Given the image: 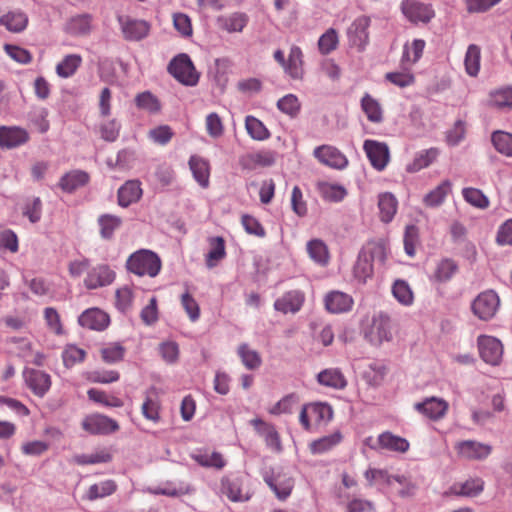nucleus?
<instances>
[{"instance_id": "f257e3e1", "label": "nucleus", "mask_w": 512, "mask_h": 512, "mask_svg": "<svg viewBox=\"0 0 512 512\" xmlns=\"http://www.w3.org/2000/svg\"><path fill=\"white\" fill-rule=\"evenodd\" d=\"M388 249L383 241H369L360 250L353 267L354 278L361 284L367 283L377 269L385 267Z\"/></svg>"}, {"instance_id": "f03ea898", "label": "nucleus", "mask_w": 512, "mask_h": 512, "mask_svg": "<svg viewBox=\"0 0 512 512\" xmlns=\"http://www.w3.org/2000/svg\"><path fill=\"white\" fill-rule=\"evenodd\" d=\"M127 269L138 276L156 277L162 267L160 257L151 250L141 249L131 254L126 263Z\"/></svg>"}, {"instance_id": "7ed1b4c3", "label": "nucleus", "mask_w": 512, "mask_h": 512, "mask_svg": "<svg viewBox=\"0 0 512 512\" xmlns=\"http://www.w3.org/2000/svg\"><path fill=\"white\" fill-rule=\"evenodd\" d=\"M168 71L185 86H195L199 81V74L187 54L174 57L168 65Z\"/></svg>"}, {"instance_id": "20e7f679", "label": "nucleus", "mask_w": 512, "mask_h": 512, "mask_svg": "<svg viewBox=\"0 0 512 512\" xmlns=\"http://www.w3.org/2000/svg\"><path fill=\"white\" fill-rule=\"evenodd\" d=\"M365 338L375 346L392 340L390 318L383 313L375 315L364 331Z\"/></svg>"}, {"instance_id": "39448f33", "label": "nucleus", "mask_w": 512, "mask_h": 512, "mask_svg": "<svg viewBox=\"0 0 512 512\" xmlns=\"http://www.w3.org/2000/svg\"><path fill=\"white\" fill-rule=\"evenodd\" d=\"M454 449L460 459L482 461L492 452V446L476 440H461L455 443Z\"/></svg>"}, {"instance_id": "423d86ee", "label": "nucleus", "mask_w": 512, "mask_h": 512, "mask_svg": "<svg viewBox=\"0 0 512 512\" xmlns=\"http://www.w3.org/2000/svg\"><path fill=\"white\" fill-rule=\"evenodd\" d=\"M500 306V299L496 292L487 290L480 293L472 303V310L475 316L481 320L493 318Z\"/></svg>"}, {"instance_id": "0eeeda50", "label": "nucleus", "mask_w": 512, "mask_h": 512, "mask_svg": "<svg viewBox=\"0 0 512 512\" xmlns=\"http://www.w3.org/2000/svg\"><path fill=\"white\" fill-rule=\"evenodd\" d=\"M414 409L432 421H439L446 416L449 404L443 398L432 396L415 403Z\"/></svg>"}, {"instance_id": "6e6552de", "label": "nucleus", "mask_w": 512, "mask_h": 512, "mask_svg": "<svg viewBox=\"0 0 512 512\" xmlns=\"http://www.w3.org/2000/svg\"><path fill=\"white\" fill-rule=\"evenodd\" d=\"M313 156L323 165L337 170L345 169L349 163L347 157L338 148L331 145L316 147Z\"/></svg>"}, {"instance_id": "1a4fd4ad", "label": "nucleus", "mask_w": 512, "mask_h": 512, "mask_svg": "<svg viewBox=\"0 0 512 512\" xmlns=\"http://www.w3.org/2000/svg\"><path fill=\"white\" fill-rule=\"evenodd\" d=\"M481 358L487 364L498 365L503 356L501 341L493 336L481 335L477 340Z\"/></svg>"}, {"instance_id": "9d476101", "label": "nucleus", "mask_w": 512, "mask_h": 512, "mask_svg": "<svg viewBox=\"0 0 512 512\" xmlns=\"http://www.w3.org/2000/svg\"><path fill=\"white\" fill-rule=\"evenodd\" d=\"M82 428L92 435H106L119 429L118 423L105 415L92 414L82 421Z\"/></svg>"}, {"instance_id": "9b49d317", "label": "nucleus", "mask_w": 512, "mask_h": 512, "mask_svg": "<svg viewBox=\"0 0 512 512\" xmlns=\"http://www.w3.org/2000/svg\"><path fill=\"white\" fill-rule=\"evenodd\" d=\"M363 150L376 170L382 171L385 169L390 157L389 148L385 143L368 139L364 141Z\"/></svg>"}, {"instance_id": "f8f14e48", "label": "nucleus", "mask_w": 512, "mask_h": 512, "mask_svg": "<svg viewBox=\"0 0 512 512\" xmlns=\"http://www.w3.org/2000/svg\"><path fill=\"white\" fill-rule=\"evenodd\" d=\"M30 139L28 131L19 126L0 127V148L14 149L26 144Z\"/></svg>"}, {"instance_id": "ddd939ff", "label": "nucleus", "mask_w": 512, "mask_h": 512, "mask_svg": "<svg viewBox=\"0 0 512 512\" xmlns=\"http://www.w3.org/2000/svg\"><path fill=\"white\" fill-rule=\"evenodd\" d=\"M401 9L405 17L413 23H427L434 17V10L431 5L415 0L403 1Z\"/></svg>"}, {"instance_id": "4468645a", "label": "nucleus", "mask_w": 512, "mask_h": 512, "mask_svg": "<svg viewBox=\"0 0 512 512\" xmlns=\"http://www.w3.org/2000/svg\"><path fill=\"white\" fill-rule=\"evenodd\" d=\"M23 376L29 389L39 397H43L51 387L50 375L42 370L25 369Z\"/></svg>"}, {"instance_id": "2eb2a0df", "label": "nucleus", "mask_w": 512, "mask_h": 512, "mask_svg": "<svg viewBox=\"0 0 512 512\" xmlns=\"http://www.w3.org/2000/svg\"><path fill=\"white\" fill-rule=\"evenodd\" d=\"M220 492L232 502H245L251 498L249 491L243 489L240 477H223Z\"/></svg>"}, {"instance_id": "dca6fc26", "label": "nucleus", "mask_w": 512, "mask_h": 512, "mask_svg": "<svg viewBox=\"0 0 512 512\" xmlns=\"http://www.w3.org/2000/svg\"><path fill=\"white\" fill-rule=\"evenodd\" d=\"M457 262L451 258H441L435 262L434 268L429 275V280L434 284L449 282L458 272Z\"/></svg>"}, {"instance_id": "f3484780", "label": "nucleus", "mask_w": 512, "mask_h": 512, "mask_svg": "<svg viewBox=\"0 0 512 512\" xmlns=\"http://www.w3.org/2000/svg\"><path fill=\"white\" fill-rule=\"evenodd\" d=\"M125 39L139 41L145 38L150 31V25L144 20L121 16L118 18Z\"/></svg>"}, {"instance_id": "a211bd4d", "label": "nucleus", "mask_w": 512, "mask_h": 512, "mask_svg": "<svg viewBox=\"0 0 512 512\" xmlns=\"http://www.w3.org/2000/svg\"><path fill=\"white\" fill-rule=\"evenodd\" d=\"M304 301L305 294L302 291L291 290L275 300L274 308L283 314H295L302 308Z\"/></svg>"}, {"instance_id": "6ab92c4d", "label": "nucleus", "mask_w": 512, "mask_h": 512, "mask_svg": "<svg viewBox=\"0 0 512 512\" xmlns=\"http://www.w3.org/2000/svg\"><path fill=\"white\" fill-rule=\"evenodd\" d=\"M115 279V272L105 264L97 265L88 271L84 284L88 289L110 285Z\"/></svg>"}, {"instance_id": "aec40b11", "label": "nucleus", "mask_w": 512, "mask_h": 512, "mask_svg": "<svg viewBox=\"0 0 512 512\" xmlns=\"http://www.w3.org/2000/svg\"><path fill=\"white\" fill-rule=\"evenodd\" d=\"M78 323L90 330L103 331L108 327L110 318L99 308H89L78 317Z\"/></svg>"}, {"instance_id": "412c9836", "label": "nucleus", "mask_w": 512, "mask_h": 512, "mask_svg": "<svg viewBox=\"0 0 512 512\" xmlns=\"http://www.w3.org/2000/svg\"><path fill=\"white\" fill-rule=\"evenodd\" d=\"M276 161V154L269 150L249 153L242 156L239 160L244 169H255L257 167H270Z\"/></svg>"}, {"instance_id": "4be33fe9", "label": "nucleus", "mask_w": 512, "mask_h": 512, "mask_svg": "<svg viewBox=\"0 0 512 512\" xmlns=\"http://www.w3.org/2000/svg\"><path fill=\"white\" fill-rule=\"evenodd\" d=\"M372 449H385L393 452L405 453L410 444L407 439L394 435L391 432H383L378 436L377 443L370 445Z\"/></svg>"}, {"instance_id": "5701e85b", "label": "nucleus", "mask_w": 512, "mask_h": 512, "mask_svg": "<svg viewBox=\"0 0 512 512\" xmlns=\"http://www.w3.org/2000/svg\"><path fill=\"white\" fill-rule=\"evenodd\" d=\"M264 481L279 500H286L290 496L294 486V481L291 477L280 474H267L264 476Z\"/></svg>"}, {"instance_id": "b1692460", "label": "nucleus", "mask_w": 512, "mask_h": 512, "mask_svg": "<svg viewBox=\"0 0 512 512\" xmlns=\"http://www.w3.org/2000/svg\"><path fill=\"white\" fill-rule=\"evenodd\" d=\"M316 380L319 385L335 390H342L347 386V379L339 368L323 369L317 374Z\"/></svg>"}, {"instance_id": "393cba45", "label": "nucleus", "mask_w": 512, "mask_h": 512, "mask_svg": "<svg viewBox=\"0 0 512 512\" xmlns=\"http://www.w3.org/2000/svg\"><path fill=\"white\" fill-rule=\"evenodd\" d=\"M370 20L367 17L357 18L348 29V37L351 44L363 49L368 42V27Z\"/></svg>"}, {"instance_id": "a878e982", "label": "nucleus", "mask_w": 512, "mask_h": 512, "mask_svg": "<svg viewBox=\"0 0 512 512\" xmlns=\"http://www.w3.org/2000/svg\"><path fill=\"white\" fill-rule=\"evenodd\" d=\"M248 16L242 12H234L219 16L216 20L218 27L228 33H240L248 24Z\"/></svg>"}, {"instance_id": "bb28decb", "label": "nucleus", "mask_w": 512, "mask_h": 512, "mask_svg": "<svg viewBox=\"0 0 512 512\" xmlns=\"http://www.w3.org/2000/svg\"><path fill=\"white\" fill-rule=\"evenodd\" d=\"M353 299L349 294L332 291L325 296V307L331 313H344L352 308Z\"/></svg>"}, {"instance_id": "cd10ccee", "label": "nucleus", "mask_w": 512, "mask_h": 512, "mask_svg": "<svg viewBox=\"0 0 512 512\" xmlns=\"http://www.w3.org/2000/svg\"><path fill=\"white\" fill-rule=\"evenodd\" d=\"M283 70L292 79H302L304 69L303 53L300 47L296 45L291 46L288 58L283 66Z\"/></svg>"}, {"instance_id": "c85d7f7f", "label": "nucleus", "mask_w": 512, "mask_h": 512, "mask_svg": "<svg viewBox=\"0 0 512 512\" xmlns=\"http://www.w3.org/2000/svg\"><path fill=\"white\" fill-rule=\"evenodd\" d=\"M484 489V481L479 478H469L464 482L454 483L450 487V493L455 496L476 497Z\"/></svg>"}, {"instance_id": "c756f323", "label": "nucleus", "mask_w": 512, "mask_h": 512, "mask_svg": "<svg viewBox=\"0 0 512 512\" xmlns=\"http://www.w3.org/2000/svg\"><path fill=\"white\" fill-rule=\"evenodd\" d=\"M142 196L141 183L137 180H129L118 190V204L121 207H128L137 202Z\"/></svg>"}, {"instance_id": "7c9ffc66", "label": "nucleus", "mask_w": 512, "mask_h": 512, "mask_svg": "<svg viewBox=\"0 0 512 512\" xmlns=\"http://www.w3.org/2000/svg\"><path fill=\"white\" fill-rule=\"evenodd\" d=\"M91 28L92 16L87 13L72 16L65 26L66 32L72 36H86Z\"/></svg>"}, {"instance_id": "2f4dec72", "label": "nucleus", "mask_w": 512, "mask_h": 512, "mask_svg": "<svg viewBox=\"0 0 512 512\" xmlns=\"http://www.w3.org/2000/svg\"><path fill=\"white\" fill-rule=\"evenodd\" d=\"M161 403L156 394V389L151 388L146 392L145 400L141 407L142 415L153 423L160 421Z\"/></svg>"}, {"instance_id": "473e14b6", "label": "nucleus", "mask_w": 512, "mask_h": 512, "mask_svg": "<svg viewBox=\"0 0 512 512\" xmlns=\"http://www.w3.org/2000/svg\"><path fill=\"white\" fill-rule=\"evenodd\" d=\"M378 208L380 220L389 223L397 212L398 201L390 192L381 193L378 195Z\"/></svg>"}, {"instance_id": "72a5a7b5", "label": "nucleus", "mask_w": 512, "mask_h": 512, "mask_svg": "<svg viewBox=\"0 0 512 512\" xmlns=\"http://www.w3.org/2000/svg\"><path fill=\"white\" fill-rule=\"evenodd\" d=\"M360 104L362 111L365 113L367 119L370 122L375 124L383 122V108L377 99H375L369 93H365L361 99Z\"/></svg>"}, {"instance_id": "f704fd0d", "label": "nucleus", "mask_w": 512, "mask_h": 512, "mask_svg": "<svg viewBox=\"0 0 512 512\" xmlns=\"http://www.w3.org/2000/svg\"><path fill=\"white\" fill-rule=\"evenodd\" d=\"M189 167L197 183L206 188L209 185V163L204 158L192 155L189 159Z\"/></svg>"}, {"instance_id": "c9c22d12", "label": "nucleus", "mask_w": 512, "mask_h": 512, "mask_svg": "<svg viewBox=\"0 0 512 512\" xmlns=\"http://www.w3.org/2000/svg\"><path fill=\"white\" fill-rule=\"evenodd\" d=\"M88 181L89 176L86 172L81 170H73L61 177L59 186L63 191L71 193L76 189L86 185Z\"/></svg>"}, {"instance_id": "e433bc0d", "label": "nucleus", "mask_w": 512, "mask_h": 512, "mask_svg": "<svg viewBox=\"0 0 512 512\" xmlns=\"http://www.w3.org/2000/svg\"><path fill=\"white\" fill-rule=\"evenodd\" d=\"M452 191V183L450 180L442 181L437 187L427 193L423 198V203L427 207H438L445 201L446 197Z\"/></svg>"}, {"instance_id": "4c0bfd02", "label": "nucleus", "mask_w": 512, "mask_h": 512, "mask_svg": "<svg viewBox=\"0 0 512 512\" xmlns=\"http://www.w3.org/2000/svg\"><path fill=\"white\" fill-rule=\"evenodd\" d=\"M116 489L117 484L115 483V481L107 479L91 485L87 489L84 498L89 501H95L97 499H101L112 495L116 491Z\"/></svg>"}, {"instance_id": "58836bf2", "label": "nucleus", "mask_w": 512, "mask_h": 512, "mask_svg": "<svg viewBox=\"0 0 512 512\" xmlns=\"http://www.w3.org/2000/svg\"><path fill=\"white\" fill-rule=\"evenodd\" d=\"M309 257L318 265L326 266L329 263V250L320 239H312L306 245Z\"/></svg>"}, {"instance_id": "ea45409f", "label": "nucleus", "mask_w": 512, "mask_h": 512, "mask_svg": "<svg viewBox=\"0 0 512 512\" xmlns=\"http://www.w3.org/2000/svg\"><path fill=\"white\" fill-rule=\"evenodd\" d=\"M237 355L239 356L242 364L248 370H257L262 365V358L260 354L252 349L247 343H242L237 348Z\"/></svg>"}, {"instance_id": "a19ab883", "label": "nucleus", "mask_w": 512, "mask_h": 512, "mask_svg": "<svg viewBox=\"0 0 512 512\" xmlns=\"http://www.w3.org/2000/svg\"><path fill=\"white\" fill-rule=\"evenodd\" d=\"M425 48V41L415 39L411 44H405L401 62L404 66H412L422 57Z\"/></svg>"}, {"instance_id": "79ce46f5", "label": "nucleus", "mask_w": 512, "mask_h": 512, "mask_svg": "<svg viewBox=\"0 0 512 512\" xmlns=\"http://www.w3.org/2000/svg\"><path fill=\"white\" fill-rule=\"evenodd\" d=\"M342 441V434L340 431H335L332 434L323 436L317 440H314L310 444V450L312 454H323L335 446H337Z\"/></svg>"}, {"instance_id": "37998d69", "label": "nucleus", "mask_w": 512, "mask_h": 512, "mask_svg": "<svg viewBox=\"0 0 512 512\" xmlns=\"http://www.w3.org/2000/svg\"><path fill=\"white\" fill-rule=\"evenodd\" d=\"M28 23V18L23 12H9L0 17V25L8 31L19 33L23 31Z\"/></svg>"}, {"instance_id": "c03bdc74", "label": "nucleus", "mask_w": 512, "mask_h": 512, "mask_svg": "<svg viewBox=\"0 0 512 512\" xmlns=\"http://www.w3.org/2000/svg\"><path fill=\"white\" fill-rule=\"evenodd\" d=\"M251 424L255 427V429L261 433L264 437H265V440H266V443L268 446H270L271 448L279 451L281 449V443H280V438H279V435L277 433V431L274 429V427H272L271 425L265 423L263 420L261 419H253L251 421Z\"/></svg>"}, {"instance_id": "a18cd8bd", "label": "nucleus", "mask_w": 512, "mask_h": 512, "mask_svg": "<svg viewBox=\"0 0 512 512\" xmlns=\"http://www.w3.org/2000/svg\"><path fill=\"white\" fill-rule=\"evenodd\" d=\"M393 297L403 306H411L414 302L413 291L407 281L397 279L391 287Z\"/></svg>"}, {"instance_id": "49530a36", "label": "nucleus", "mask_w": 512, "mask_h": 512, "mask_svg": "<svg viewBox=\"0 0 512 512\" xmlns=\"http://www.w3.org/2000/svg\"><path fill=\"white\" fill-rule=\"evenodd\" d=\"M438 155L439 150L434 147L422 150L415 155L413 162L408 165L407 170L409 172H418L431 165Z\"/></svg>"}, {"instance_id": "de8ad7c7", "label": "nucleus", "mask_w": 512, "mask_h": 512, "mask_svg": "<svg viewBox=\"0 0 512 512\" xmlns=\"http://www.w3.org/2000/svg\"><path fill=\"white\" fill-rule=\"evenodd\" d=\"M82 63L78 54L66 55L56 66V73L61 78H69L75 74Z\"/></svg>"}, {"instance_id": "09e8293b", "label": "nucleus", "mask_w": 512, "mask_h": 512, "mask_svg": "<svg viewBox=\"0 0 512 512\" xmlns=\"http://www.w3.org/2000/svg\"><path fill=\"white\" fill-rule=\"evenodd\" d=\"M122 219L112 214H103L98 218L100 235L103 239H112L114 232L120 228Z\"/></svg>"}, {"instance_id": "8fccbe9b", "label": "nucleus", "mask_w": 512, "mask_h": 512, "mask_svg": "<svg viewBox=\"0 0 512 512\" xmlns=\"http://www.w3.org/2000/svg\"><path fill=\"white\" fill-rule=\"evenodd\" d=\"M245 128L248 135L254 140L264 141L270 137V132L263 122L254 116H246Z\"/></svg>"}, {"instance_id": "3c124183", "label": "nucleus", "mask_w": 512, "mask_h": 512, "mask_svg": "<svg viewBox=\"0 0 512 512\" xmlns=\"http://www.w3.org/2000/svg\"><path fill=\"white\" fill-rule=\"evenodd\" d=\"M136 107L150 114H156L161 110L159 99L150 91H144L135 97Z\"/></svg>"}, {"instance_id": "603ef678", "label": "nucleus", "mask_w": 512, "mask_h": 512, "mask_svg": "<svg viewBox=\"0 0 512 512\" xmlns=\"http://www.w3.org/2000/svg\"><path fill=\"white\" fill-rule=\"evenodd\" d=\"M226 255L225 242L222 237L210 239V250L206 255V265L208 268L215 267Z\"/></svg>"}, {"instance_id": "864d4df0", "label": "nucleus", "mask_w": 512, "mask_h": 512, "mask_svg": "<svg viewBox=\"0 0 512 512\" xmlns=\"http://www.w3.org/2000/svg\"><path fill=\"white\" fill-rule=\"evenodd\" d=\"M387 373L386 366L379 361L371 362L364 370L363 377L369 385L378 386Z\"/></svg>"}, {"instance_id": "5fc2aeb1", "label": "nucleus", "mask_w": 512, "mask_h": 512, "mask_svg": "<svg viewBox=\"0 0 512 512\" xmlns=\"http://www.w3.org/2000/svg\"><path fill=\"white\" fill-rule=\"evenodd\" d=\"M480 59V48L475 44L469 45L464 59L465 70L469 76L475 77L478 75L480 70Z\"/></svg>"}, {"instance_id": "6e6d98bb", "label": "nucleus", "mask_w": 512, "mask_h": 512, "mask_svg": "<svg viewBox=\"0 0 512 512\" xmlns=\"http://www.w3.org/2000/svg\"><path fill=\"white\" fill-rule=\"evenodd\" d=\"M112 456L106 449L98 450L91 454H78L73 457V462L78 465H92L107 463L111 461Z\"/></svg>"}, {"instance_id": "4d7b16f0", "label": "nucleus", "mask_w": 512, "mask_h": 512, "mask_svg": "<svg viewBox=\"0 0 512 512\" xmlns=\"http://www.w3.org/2000/svg\"><path fill=\"white\" fill-rule=\"evenodd\" d=\"M318 190L324 199L333 202L343 200L347 194L346 189L343 186L327 182L320 183L318 185Z\"/></svg>"}, {"instance_id": "13d9d810", "label": "nucleus", "mask_w": 512, "mask_h": 512, "mask_svg": "<svg viewBox=\"0 0 512 512\" xmlns=\"http://www.w3.org/2000/svg\"><path fill=\"white\" fill-rule=\"evenodd\" d=\"M492 143L495 149L508 157H512V134L504 131H495L492 134Z\"/></svg>"}, {"instance_id": "bf43d9fd", "label": "nucleus", "mask_w": 512, "mask_h": 512, "mask_svg": "<svg viewBox=\"0 0 512 512\" xmlns=\"http://www.w3.org/2000/svg\"><path fill=\"white\" fill-rule=\"evenodd\" d=\"M463 198L470 205L479 208L486 209L489 206L488 198L483 192L477 188L467 187L462 190Z\"/></svg>"}, {"instance_id": "052dcab7", "label": "nucleus", "mask_w": 512, "mask_h": 512, "mask_svg": "<svg viewBox=\"0 0 512 512\" xmlns=\"http://www.w3.org/2000/svg\"><path fill=\"white\" fill-rule=\"evenodd\" d=\"M311 419L316 423L328 422L333 417V409L327 403H311L309 404Z\"/></svg>"}, {"instance_id": "680f3d73", "label": "nucleus", "mask_w": 512, "mask_h": 512, "mask_svg": "<svg viewBox=\"0 0 512 512\" xmlns=\"http://www.w3.org/2000/svg\"><path fill=\"white\" fill-rule=\"evenodd\" d=\"M87 394H88V397L90 400L97 402V403H101L104 406H107V407H122L123 406V401L120 398L115 397V396H110V395L106 394L104 391H101L99 389L91 388L88 390Z\"/></svg>"}, {"instance_id": "e2e57ef3", "label": "nucleus", "mask_w": 512, "mask_h": 512, "mask_svg": "<svg viewBox=\"0 0 512 512\" xmlns=\"http://www.w3.org/2000/svg\"><path fill=\"white\" fill-rule=\"evenodd\" d=\"M86 352L76 345H67L62 352L63 363L70 368L85 359Z\"/></svg>"}, {"instance_id": "0e129e2a", "label": "nucleus", "mask_w": 512, "mask_h": 512, "mask_svg": "<svg viewBox=\"0 0 512 512\" xmlns=\"http://www.w3.org/2000/svg\"><path fill=\"white\" fill-rule=\"evenodd\" d=\"M338 35L335 29H328L318 40V48L321 54L327 55L337 48Z\"/></svg>"}, {"instance_id": "69168bd1", "label": "nucleus", "mask_w": 512, "mask_h": 512, "mask_svg": "<svg viewBox=\"0 0 512 512\" xmlns=\"http://www.w3.org/2000/svg\"><path fill=\"white\" fill-rule=\"evenodd\" d=\"M159 354L167 364H175L179 359V346L175 341H164L159 344Z\"/></svg>"}, {"instance_id": "338daca9", "label": "nucleus", "mask_w": 512, "mask_h": 512, "mask_svg": "<svg viewBox=\"0 0 512 512\" xmlns=\"http://www.w3.org/2000/svg\"><path fill=\"white\" fill-rule=\"evenodd\" d=\"M277 108L290 117H295L300 111V102L296 95L287 94L278 100Z\"/></svg>"}, {"instance_id": "774afa93", "label": "nucleus", "mask_w": 512, "mask_h": 512, "mask_svg": "<svg viewBox=\"0 0 512 512\" xmlns=\"http://www.w3.org/2000/svg\"><path fill=\"white\" fill-rule=\"evenodd\" d=\"M491 105L497 108H512V88H502L490 95Z\"/></svg>"}]
</instances>
